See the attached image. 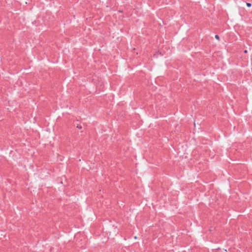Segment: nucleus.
<instances>
[{"label":"nucleus","mask_w":252,"mask_h":252,"mask_svg":"<svg viewBox=\"0 0 252 252\" xmlns=\"http://www.w3.org/2000/svg\"><path fill=\"white\" fill-rule=\"evenodd\" d=\"M248 52V51L247 50H245L244 51V53H247Z\"/></svg>","instance_id":"obj_4"},{"label":"nucleus","mask_w":252,"mask_h":252,"mask_svg":"<svg viewBox=\"0 0 252 252\" xmlns=\"http://www.w3.org/2000/svg\"><path fill=\"white\" fill-rule=\"evenodd\" d=\"M76 127L78 129H81L82 128V126L80 125H77Z\"/></svg>","instance_id":"obj_1"},{"label":"nucleus","mask_w":252,"mask_h":252,"mask_svg":"<svg viewBox=\"0 0 252 252\" xmlns=\"http://www.w3.org/2000/svg\"><path fill=\"white\" fill-rule=\"evenodd\" d=\"M215 38H216L217 39L219 40V35H215Z\"/></svg>","instance_id":"obj_3"},{"label":"nucleus","mask_w":252,"mask_h":252,"mask_svg":"<svg viewBox=\"0 0 252 252\" xmlns=\"http://www.w3.org/2000/svg\"><path fill=\"white\" fill-rule=\"evenodd\" d=\"M246 5L248 7H251L252 5L250 3H247Z\"/></svg>","instance_id":"obj_2"},{"label":"nucleus","mask_w":252,"mask_h":252,"mask_svg":"<svg viewBox=\"0 0 252 252\" xmlns=\"http://www.w3.org/2000/svg\"><path fill=\"white\" fill-rule=\"evenodd\" d=\"M134 239H137V237H136V236H135V237H134Z\"/></svg>","instance_id":"obj_5"}]
</instances>
